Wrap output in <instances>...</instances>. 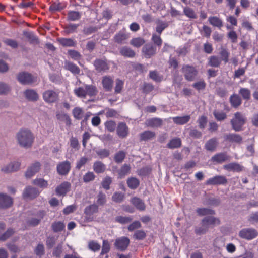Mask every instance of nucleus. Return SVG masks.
I'll list each match as a JSON object with an SVG mask.
<instances>
[{
    "label": "nucleus",
    "instance_id": "1",
    "mask_svg": "<svg viewBox=\"0 0 258 258\" xmlns=\"http://www.w3.org/2000/svg\"><path fill=\"white\" fill-rule=\"evenodd\" d=\"M220 223V220L218 218L212 215L206 216L201 221V226L195 227V232L198 235L205 234L208 231L209 228H213Z\"/></svg>",
    "mask_w": 258,
    "mask_h": 258
},
{
    "label": "nucleus",
    "instance_id": "2",
    "mask_svg": "<svg viewBox=\"0 0 258 258\" xmlns=\"http://www.w3.org/2000/svg\"><path fill=\"white\" fill-rule=\"evenodd\" d=\"M17 138L20 145L26 148L31 147L34 141L33 135L27 129L21 130L17 135Z\"/></svg>",
    "mask_w": 258,
    "mask_h": 258
},
{
    "label": "nucleus",
    "instance_id": "3",
    "mask_svg": "<svg viewBox=\"0 0 258 258\" xmlns=\"http://www.w3.org/2000/svg\"><path fill=\"white\" fill-rule=\"evenodd\" d=\"M74 94L78 97L85 98L87 95L95 96L98 93L96 87L93 85H85L84 87H76L74 89Z\"/></svg>",
    "mask_w": 258,
    "mask_h": 258
},
{
    "label": "nucleus",
    "instance_id": "4",
    "mask_svg": "<svg viewBox=\"0 0 258 258\" xmlns=\"http://www.w3.org/2000/svg\"><path fill=\"white\" fill-rule=\"evenodd\" d=\"M246 122V118L241 112H236L234 114L233 117L230 120L232 128L235 132L243 130V126Z\"/></svg>",
    "mask_w": 258,
    "mask_h": 258
},
{
    "label": "nucleus",
    "instance_id": "5",
    "mask_svg": "<svg viewBox=\"0 0 258 258\" xmlns=\"http://www.w3.org/2000/svg\"><path fill=\"white\" fill-rule=\"evenodd\" d=\"M17 79L22 84L28 85L36 82L37 78V77L32 76L29 73L23 72L18 74Z\"/></svg>",
    "mask_w": 258,
    "mask_h": 258
},
{
    "label": "nucleus",
    "instance_id": "6",
    "mask_svg": "<svg viewBox=\"0 0 258 258\" xmlns=\"http://www.w3.org/2000/svg\"><path fill=\"white\" fill-rule=\"evenodd\" d=\"M182 72L185 79L188 81H194L198 73L195 67L190 65H184L182 67Z\"/></svg>",
    "mask_w": 258,
    "mask_h": 258
},
{
    "label": "nucleus",
    "instance_id": "7",
    "mask_svg": "<svg viewBox=\"0 0 258 258\" xmlns=\"http://www.w3.org/2000/svg\"><path fill=\"white\" fill-rule=\"evenodd\" d=\"M142 52L145 58H150L156 54V46L152 43H148L143 47Z\"/></svg>",
    "mask_w": 258,
    "mask_h": 258
},
{
    "label": "nucleus",
    "instance_id": "8",
    "mask_svg": "<svg viewBox=\"0 0 258 258\" xmlns=\"http://www.w3.org/2000/svg\"><path fill=\"white\" fill-rule=\"evenodd\" d=\"M258 235V232L253 228H244L241 230L239 233V236L240 238L246 240H251Z\"/></svg>",
    "mask_w": 258,
    "mask_h": 258
},
{
    "label": "nucleus",
    "instance_id": "9",
    "mask_svg": "<svg viewBox=\"0 0 258 258\" xmlns=\"http://www.w3.org/2000/svg\"><path fill=\"white\" fill-rule=\"evenodd\" d=\"M101 85L105 92H111L114 85V79L112 76L105 75L102 77Z\"/></svg>",
    "mask_w": 258,
    "mask_h": 258
},
{
    "label": "nucleus",
    "instance_id": "10",
    "mask_svg": "<svg viewBox=\"0 0 258 258\" xmlns=\"http://www.w3.org/2000/svg\"><path fill=\"white\" fill-rule=\"evenodd\" d=\"M130 243V240L128 237L122 236L115 239L114 246L118 250L124 251L128 247Z\"/></svg>",
    "mask_w": 258,
    "mask_h": 258
},
{
    "label": "nucleus",
    "instance_id": "11",
    "mask_svg": "<svg viewBox=\"0 0 258 258\" xmlns=\"http://www.w3.org/2000/svg\"><path fill=\"white\" fill-rule=\"evenodd\" d=\"M43 98L47 103H54L58 99V93L52 90H46L43 93Z\"/></svg>",
    "mask_w": 258,
    "mask_h": 258
},
{
    "label": "nucleus",
    "instance_id": "12",
    "mask_svg": "<svg viewBox=\"0 0 258 258\" xmlns=\"http://www.w3.org/2000/svg\"><path fill=\"white\" fill-rule=\"evenodd\" d=\"M71 168V163L68 161L59 162L57 165V172L60 175H67Z\"/></svg>",
    "mask_w": 258,
    "mask_h": 258
},
{
    "label": "nucleus",
    "instance_id": "13",
    "mask_svg": "<svg viewBox=\"0 0 258 258\" xmlns=\"http://www.w3.org/2000/svg\"><path fill=\"white\" fill-rule=\"evenodd\" d=\"M227 182L226 178L224 176L216 175L208 179L205 182L206 185H223Z\"/></svg>",
    "mask_w": 258,
    "mask_h": 258
},
{
    "label": "nucleus",
    "instance_id": "14",
    "mask_svg": "<svg viewBox=\"0 0 258 258\" xmlns=\"http://www.w3.org/2000/svg\"><path fill=\"white\" fill-rule=\"evenodd\" d=\"M39 194L40 192L37 188L28 186L24 190L23 197L24 199H33L36 198Z\"/></svg>",
    "mask_w": 258,
    "mask_h": 258
},
{
    "label": "nucleus",
    "instance_id": "15",
    "mask_svg": "<svg viewBox=\"0 0 258 258\" xmlns=\"http://www.w3.org/2000/svg\"><path fill=\"white\" fill-rule=\"evenodd\" d=\"M93 64L98 72H105L109 69V66L105 60L96 59Z\"/></svg>",
    "mask_w": 258,
    "mask_h": 258
},
{
    "label": "nucleus",
    "instance_id": "16",
    "mask_svg": "<svg viewBox=\"0 0 258 258\" xmlns=\"http://www.w3.org/2000/svg\"><path fill=\"white\" fill-rule=\"evenodd\" d=\"M224 140L231 143L240 144L243 138L241 135L236 133H229L224 135Z\"/></svg>",
    "mask_w": 258,
    "mask_h": 258
},
{
    "label": "nucleus",
    "instance_id": "17",
    "mask_svg": "<svg viewBox=\"0 0 258 258\" xmlns=\"http://www.w3.org/2000/svg\"><path fill=\"white\" fill-rule=\"evenodd\" d=\"M116 133L120 138H125L128 135L129 130L125 122H119L116 127Z\"/></svg>",
    "mask_w": 258,
    "mask_h": 258
},
{
    "label": "nucleus",
    "instance_id": "18",
    "mask_svg": "<svg viewBox=\"0 0 258 258\" xmlns=\"http://www.w3.org/2000/svg\"><path fill=\"white\" fill-rule=\"evenodd\" d=\"M46 213L43 210L38 211L36 214V217L31 218L27 221V224L31 226H37L45 216Z\"/></svg>",
    "mask_w": 258,
    "mask_h": 258
},
{
    "label": "nucleus",
    "instance_id": "19",
    "mask_svg": "<svg viewBox=\"0 0 258 258\" xmlns=\"http://www.w3.org/2000/svg\"><path fill=\"white\" fill-rule=\"evenodd\" d=\"M71 187V184L70 182L64 181L57 186L55 189L56 194L58 196H64L70 191Z\"/></svg>",
    "mask_w": 258,
    "mask_h": 258
},
{
    "label": "nucleus",
    "instance_id": "20",
    "mask_svg": "<svg viewBox=\"0 0 258 258\" xmlns=\"http://www.w3.org/2000/svg\"><path fill=\"white\" fill-rule=\"evenodd\" d=\"M13 204V200L9 196L0 194V208L6 209L9 208Z\"/></svg>",
    "mask_w": 258,
    "mask_h": 258
},
{
    "label": "nucleus",
    "instance_id": "21",
    "mask_svg": "<svg viewBox=\"0 0 258 258\" xmlns=\"http://www.w3.org/2000/svg\"><path fill=\"white\" fill-rule=\"evenodd\" d=\"M129 34L123 31H120L114 36V41L117 44L125 43L126 40L129 38Z\"/></svg>",
    "mask_w": 258,
    "mask_h": 258
},
{
    "label": "nucleus",
    "instance_id": "22",
    "mask_svg": "<svg viewBox=\"0 0 258 258\" xmlns=\"http://www.w3.org/2000/svg\"><path fill=\"white\" fill-rule=\"evenodd\" d=\"M230 159V157L226 152H221L214 155L211 158V161L217 163H222Z\"/></svg>",
    "mask_w": 258,
    "mask_h": 258
},
{
    "label": "nucleus",
    "instance_id": "23",
    "mask_svg": "<svg viewBox=\"0 0 258 258\" xmlns=\"http://www.w3.org/2000/svg\"><path fill=\"white\" fill-rule=\"evenodd\" d=\"M223 168L228 171L239 172L243 170V167L236 162H232L224 165Z\"/></svg>",
    "mask_w": 258,
    "mask_h": 258
},
{
    "label": "nucleus",
    "instance_id": "24",
    "mask_svg": "<svg viewBox=\"0 0 258 258\" xmlns=\"http://www.w3.org/2000/svg\"><path fill=\"white\" fill-rule=\"evenodd\" d=\"M40 168V164L39 162H35L28 168L25 173L27 178H31L37 172H38Z\"/></svg>",
    "mask_w": 258,
    "mask_h": 258
},
{
    "label": "nucleus",
    "instance_id": "25",
    "mask_svg": "<svg viewBox=\"0 0 258 258\" xmlns=\"http://www.w3.org/2000/svg\"><path fill=\"white\" fill-rule=\"evenodd\" d=\"M21 164L19 162H11L7 166L2 168V171L5 173H10L17 171L20 167Z\"/></svg>",
    "mask_w": 258,
    "mask_h": 258
},
{
    "label": "nucleus",
    "instance_id": "26",
    "mask_svg": "<svg viewBox=\"0 0 258 258\" xmlns=\"http://www.w3.org/2000/svg\"><path fill=\"white\" fill-rule=\"evenodd\" d=\"M218 145L217 139L213 138L209 139L205 144V148L206 150L213 152L215 151Z\"/></svg>",
    "mask_w": 258,
    "mask_h": 258
},
{
    "label": "nucleus",
    "instance_id": "27",
    "mask_svg": "<svg viewBox=\"0 0 258 258\" xmlns=\"http://www.w3.org/2000/svg\"><path fill=\"white\" fill-rule=\"evenodd\" d=\"M132 204L139 210L144 211L146 209V205L144 201L136 197H133L131 201Z\"/></svg>",
    "mask_w": 258,
    "mask_h": 258
},
{
    "label": "nucleus",
    "instance_id": "28",
    "mask_svg": "<svg viewBox=\"0 0 258 258\" xmlns=\"http://www.w3.org/2000/svg\"><path fill=\"white\" fill-rule=\"evenodd\" d=\"M209 23L213 27H217L219 29L223 26L222 20L217 16H210L208 18Z\"/></svg>",
    "mask_w": 258,
    "mask_h": 258
},
{
    "label": "nucleus",
    "instance_id": "29",
    "mask_svg": "<svg viewBox=\"0 0 258 258\" xmlns=\"http://www.w3.org/2000/svg\"><path fill=\"white\" fill-rule=\"evenodd\" d=\"M98 210V206L96 204H93L87 206L85 208L84 212L86 216L90 217L94 213H97Z\"/></svg>",
    "mask_w": 258,
    "mask_h": 258
},
{
    "label": "nucleus",
    "instance_id": "30",
    "mask_svg": "<svg viewBox=\"0 0 258 258\" xmlns=\"http://www.w3.org/2000/svg\"><path fill=\"white\" fill-rule=\"evenodd\" d=\"M26 98L29 101H36L38 99V94L33 89H27L24 93Z\"/></svg>",
    "mask_w": 258,
    "mask_h": 258
},
{
    "label": "nucleus",
    "instance_id": "31",
    "mask_svg": "<svg viewBox=\"0 0 258 258\" xmlns=\"http://www.w3.org/2000/svg\"><path fill=\"white\" fill-rule=\"evenodd\" d=\"M196 212L200 216H209L215 214V210L207 208H198L196 209Z\"/></svg>",
    "mask_w": 258,
    "mask_h": 258
},
{
    "label": "nucleus",
    "instance_id": "32",
    "mask_svg": "<svg viewBox=\"0 0 258 258\" xmlns=\"http://www.w3.org/2000/svg\"><path fill=\"white\" fill-rule=\"evenodd\" d=\"M229 101L231 106L235 108H238L242 103V100L240 96L236 94H233L230 97Z\"/></svg>",
    "mask_w": 258,
    "mask_h": 258
},
{
    "label": "nucleus",
    "instance_id": "33",
    "mask_svg": "<svg viewBox=\"0 0 258 258\" xmlns=\"http://www.w3.org/2000/svg\"><path fill=\"white\" fill-rule=\"evenodd\" d=\"M208 64L209 66L218 68L221 64V59L216 55H212L208 58Z\"/></svg>",
    "mask_w": 258,
    "mask_h": 258
},
{
    "label": "nucleus",
    "instance_id": "34",
    "mask_svg": "<svg viewBox=\"0 0 258 258\" xmlns=\"http://www.w3.org/2000/svg\"><path fill=\"white\" fill-rule=\"evenodd\" d=\"M190 119V115H185L183 116L173 117L172 120L174 123L177 125H183L187 123Z\"/></svg>",
    "mask_w": 258,
    "mask_h": 258
},
{
    "label": "nucleus",
    "instance_id": "35",
    "mask_svg": "<svg viewBox=\"0 0 258 258\" xmlns=\"http://www.w3.org/2000/svg\"><path fill=\"white\" fill-rule=\"evenodd\" d=\"M162 120L159 118H153L147 120V125L151 127H159L162 124Z\"/></svg>",
    "mask_w": 258,
    "mask_h": 258
},
{
    "label": "nucleus",
    "instance_id": "36",
    "mask_svg": "<svg viewBox=\"0 0 258 258\" xmlns=\"http://www.w3.org/2000/svg\"><path fill=\"white\" fill-rule=\"evenodd\" d=\"M93 168L95 173H102L106 170V166L101 161H96L94 163Z\"/></svg>",
    "mask_w": 258,
    "mask_h": 258
},
{
    "label": "nucleus",
    "instance_id": "37",
    "mask_svg": "<svg viewBox=\"0 0 258 258\" xmlns=\"http://www.w3.org/2000/svg\"><path fill=\"white\" fill-rule=\"evenodd\" d=\"M120 53L124 57L131 58L134 57L136 55L135 51L127 46L122 47L120 50Z\"/></svg>",
    "mask_w": 258,
    "mask_h": 258
},
{
    "label": "nucleus",
    "instance_id": "38",
    "mask_svg": "<svg viewBox=\"0 0 258 258\" xmlns=\"http://www.w3.org/2000/svg\"><path fill=\"white\" fill-rule=\"evenodd\" d=\"M155 132L151 131H145L140 135V140L141 141H148L152 140L155 137Z\"/></svg>",
    "mask_w": 258,
    "mask_h": 258
},
{
    "label": "nucleus",
    "instance_id": "39",
    "mask_svg": "<svg viewBox=\"0 0 258 258\" xmlns=\"http://www.w3.org/2000/svg\"><path fill=\"white\" fill-rule=\"evenodd\" d=\"M65 68L76 75L79 74L80 72V68L76 64L70 61L65 62Z\"/></svg>",
    "mask_w": 258,
    "mask_h": 258
},
{
    "label": "nucleus",
    "instance_id": "40",
    "mask_svg": "<svg viewBox=\"0 0 258 258\" xmlns=\"http://www.w3.org/2000/svg\"><path fill=\"white\" fill-rule=\"evenodd\" d=\"M58 42L64 47H75L76 45V42L72 38H60Z\"/></svg>",
    "mask_w": 258,
    "mask_h": 258
},
{
    "label": "nucleus",
    "instance_id": "41",
    "mask_svg": "<svg viewBox=\"0 0 258 258\" xmlns=\"http://www.w3.org/2000/svg\"><path fill=\"white\" fill-rule=\"evenodd\" d=\"M183 14L188 18L191 19H196L198 16L194 10L189 7H185L183 8Z\"/></svg>",
    "mask_w": 258,
    "mask_h": 258
},
{
    "label": "nucleus",
    "instance_id": "42",
    "mask_svg": "<svg viewBox=\"0 0 258 258\" xmlns=\"http://www.w3.org/2000/svg\"><path fill=\"white\" fill-rule=\"evenodd\" d=\"M181 146V140L179 138H175L171 140L167 144V147L170 149L177 148Z\"/></svg>",
    "mask_w": 258,
    "mask_h": 258
},
{
    "label": "nucleus",
    "instance_id": "43",
    "mask_svg": "<svg viewBox=\"0 0 258 258\" xmlns=\"http://www.w3.org/2000/svg\"><path fill=\"white\" fill-rule=\"evenodd\" d=\"M81 17L80 12L75 11H70L68 13L67 20L70 21L79 20Z\"/></svg>",
    "mask_w": 258,
    "mask_h": 258
},
{
    "label": "nucleus",
    "instance_id": "44",
    "mask_svg": "<svg viewBox=\"0 0 258 258\" xmlns=\"http://www.w3.org/2000/svg\"><path fill=\"white\" fill-rule=\"evenodd\" d=\"M131 170V167L129 165L124 164L120 169L118 170V173L120 178H123L125 175H127Z\"/></svg>",
    "mask_w": 258,
    "mask_h": 258
},
{
    "label": "nucleus",
    "instance_id": "45",
    "mask_svg": "<svg viewBox=\"0 0 258 258\" xmlns=\"http://www.w3.org/2000/svg\"><path fill=\"white\" fill-rule=\"evenodd\" d=\"M56 117L59 120L66 121L67 124H70L71 123V120L69 115L63 112L57 111L56 112Z\"/></svg>",
    "mask_w": 258,
    "mask_h": 258
},
{
    "label": "nucleus",
    "instance_id": "46",
    "mask_svg": "<svg viewBox=\"0 0 258 258\" xmlns=\"http://www.w3.org/2000/svg\"><path fill=\"white\" fill-rule=\"evenodd\" d=\"M64 228V223L61 221L54 222L51 225V228L55 233L62 231Z\"/></svg>",
    "mask_w": 258,
    "mask_h": 258
},
{
    "label": "nucleus",
    "instance_id": "47",
    "mask_svg": "<svg viewBox=\"0 0 258 258\" xmlns=\"http://www.w3.org/2000/svg\"><path fill=\"white\" fill-rule=\"evenodd\" d=\"M126 156V153L124 151L120 150L116 152L114 156L115 163L119 164L123 162Z\"/></svg>",
    "mask_w": 258,
    "mask_h": 258
},
{
    "label": "nucleus",
    "instance_id": "48",
    "mask_svg": "<svg viewBox=\"0 0 258 258\" xmlns=\"http://www.w3.org/2000/svg\"><path fill=\"white\" fill-rule=\"evenodd\" d=\"M156 31L158 34L161 35L162 32L168 26L166 22L159 21L156 23Z\"/></svg>",
    "mask_w": 258,
    "mask_h": 258
},
{
    "label": "nucleus",
    "instance_id": "49",
    "mask_svg": "<svg viewBox=\"0 0 258 258\" xmlns=\"http://www.w3.org/2000/svg\"><path fill=\"white\" fill-rule=\"evenodd\" d=\"M139 180L135 177H130L127 180V184L132 189H136L139 185Z\"/></svg>",
    "mask_w": 258,
    "mask_h": 258
},
{
    "label": "nucleus",
    "instance_id": "50",
    "mask_svg": "<svg viewBox=\"0 0 258 258\" xmlns=\"http://www.w3.org/2000/svg\"><path fill=\"white\" fill-rule=\"evenodd\" d=\"M219 54L221 57L220 58H221V61H223L225 64L227 63L229 61L230 53L228 52L227 49L222 48L219 52Z\"/></svg>",
    "mask_w": 258,
    "mask_h": 258
},
{
    "label": "nucleus",
    "instance_id": "51",
    "mask_svg": "<svg viewBox=\"0 0 258 258\" xmlns=\"http://www.w3.org/2000/svg\"><path fill=\"white\" fill-rule=\"evenodd\" d=\"M239 93L244 100H248L250 98L251 93L248 88H241L239 90Z\"/></svg>",
    "mask_w": 258,
    "mask_h": 258
},
{
    "label": "nucleus",
    "instance_id": "52",
    "mask_svg": "<svg viewBox=\"0 0 258 258\" xmlns=\"http://www.w3.org/2000/svg\"><path fill=\"white\" fill-rule=\"evenodd\" d=\"M32 183L34 185L42 188H46L48 185V182L46 180L40 178L33 180Z\"/></svg>",
    "mask_w": 258,
    "mask_h": 258
},
{
    "label": "nucleus",
    "instance_id": "53",
    "mask_svg": "<svg viewBox=\"0 0 258 258\" xmlns=\"http://www.w3.org/2000/svg\"><path fill=\"white\" fill-rule=\"evenodd\" d=\"M145 42V40L141 37H137L133 38L130 42L132 45L136 47H140L143 45Z\"/></svg>",
    "mask_w": 258,
    "mask_h": 258
},
{
    "label": "nucleus",
    "instance_id": "54",
    "mask_svg": "<svg viewBox=\"0 0 258 258\" xmlns=\"http://www.w3.org/2000/svg\"><path fill=\"white\" fill-rule=\"evenodd\" d=\"M200 32L202 35L209 38L211 36L212 29L209 26L204 25L201 29L200 30Z\"/></svg>",
    "mask_w": 258,
    "mask_h": 258
},
{
    "label": "nucleus",
    "instance_id": "55",
    "mask_svg": "<svg viewBox=\"0 0 258 258\" xmlns=\"http://www.w3.org/2000/svg\"><path fill=\"white\" fill-rule=\"evenodd\" d=\"M133 220V218L131 216L126 217L118 216L116 217L115 221L120 223L121 224H125L130 223Z\"/></svg>",
    "mask_w": 258,
    "mask_h": 258
},
{
    "label": "nucleus",
    "instance_id": "56",
    "mask_svg": "<svg viewBox=\"0 0 258 258\" xmlns=\"http://www.w3.org/2000/svg\"><path fill=\"white\" fill-rule=\"evenodd\" d=\"M72 113L74 117L77 119L80 120L82 118L83 116V111L82 108L80 107H75L72 111Z\"/></svg>",
    "mask_w": 258,
    "mask_h": 258
},
{
    "label": "nucleus",
    "instance_id": "57",
    "mask_svg": "<svg viewBox=\"0 0 258 258\" xmlns=\"http://www.w3.org/2000/svg\"><path fill=\"white\" fill-rule=\"evenodd\" d=\"M124 85V82L119 79H117L115 81V86L114 88V93L119 94L120 93Z\"/></svg>",
    "mask_w": 258,
    "mask_h": 258
},
{
    "label": "nucleus",
    "instance_id": "58",
    "mask_svg": "<svg viewBox=\"0 0 258 258\" xmlns=\"http://www.w3.org/2000/svg\"><path fill=\"white\" fill-rule=\"evenodd\" d=\"M112 182V178L107 176L104 178H103L101 182V185L102 187L105 190H109L110 189V185Z\"/></svg>",
    "mask_w": 258,
    "mask_h": 258
},
{
    "label": "nucleus",
    "instance_id": "59",
    "mask_svg": "<svg viewBox=\"0 0 258 258\" xmlns=\"http://www.w3.org/2000/svg\"><path fill=\"white\" fill-rule=\"evenodd\" d=\"M106 195L102 192H99L97 197L96 203L98 206H103L106 202Z\"/></svg>",
    "mask_w": 258,
    "mask_h": 258
},
{
    "label": "nucleus",
    "instance_id": "60",
    "mask_svg": "<svg viewBox=\"0 0 258 258\" xmlns=\"http://www.w3.org/2000/svg\"><path fill=\"white\" fill-rule=\"evenodd\" d=\"M160 35L159 34H153L151 38V40L154 43V45L159 47H161L162 44V40Z\"/></svg>",
    "mask_w": 258,
    "mask_h": 258
},
{
    "label": "nucleus",
    "instance_id": "61",
    "mask_svg": "<svg viewBox=\"0 0 258 258\" xmlns=\"http://www.w3.org/2000/svg\"><path fill=\"white\" fill-rule=\"evenodd\" d=\"M149 77L151 79L157 82H160L163 80V76L159 75L157 71H150Z\"/></svg>",
    "mask_w": 258,
    "mask_h": 258
},
{
    "label": "nucleus",
    "instance_id": "62",
    "mask_svg": "<svg viewBox=\"0 0 258 258\" xmlns=\"http://www.w3.org/2000/svg\"><path fill=\"white\" fill-rule=\"evenodd\" d=\"M213 115L217 121H222L227 118L226 113L223 111L215 110L213 112Z\"/></svg>",
    "mask_w": 258,
    "mask_h": 258
},
{
    "label": "nucleus",
    "instance_id": "63",
    "mask_svg": "<svg viewBox=\"0 0 258 258\" xmlns=\"http://www.w3.org/2000/svg\"><path fill=\"white\" fill-rule=\"evenodd\" d=\"M146 237V232L143 230H137L133 235V238L136 240H143Z\"/></svg>",
    "mask_w": 258,
    "mask_h": 258
},
{
    "label": "nucleus",
    "instance_id": "64",
    "mask_svg": "<svg viewBox=\"0 0 258 258\" xmlns=\"http://www.w3.org/2000/svg\"><path fill=\"white\" fill-rule=\"evenodd\" d=\"M105 128L110 132H113L115 131L116 127V123L113 120H108L105 122Z\"/></svg>",
    "mask_w": 258,
    "mask_h": 258
}]
</instances>
